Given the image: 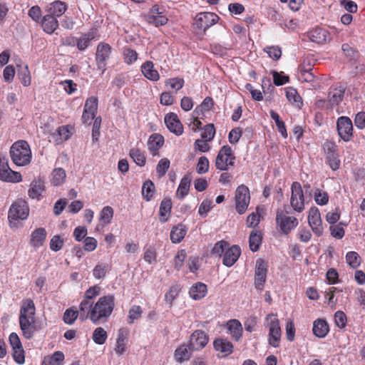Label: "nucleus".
Masks as SVG:
<instances>
[{"instance_id": "nucleus-1", "label": "nucleus", "mask_w": 365, "mask_h": 365, "mask_svg": "<svg viewBox=\"0 0 365 365\" xmlns=\"http://www.w3.org/2000/svg\"><path fill=\"white\" fill-rule=\"evenodd\" d=\"M35 304L33 300L26 299L23 301L19 313V326L23 335L26 339L33 337L36 331L35 324Z\"/></svg>"}, {"instance_id": "nucleus-2", "label": "nucleus", "mask_w": 365, "mask_h": 365, "mask_svg": "<svg viewBox=\"0 0 365 365\" xmlns=\"http://www.w3.org/2000/svg\"><path fill=\"white\" fill-rule=\"evenodd\" d=\"M114 307L113 295L100 297L91 309L90 319L95 324H98L101 321H106L111 315Z\"/></svg>"}, {"instance_id": "nucleus-3", "label": "nucleus", "mask_w": 365, "mask_h": 365, "mask_svg": "<svg viewBox=\"0 0 365 365\" xmlns=\"http://www.w3.org/2000/svg\"><path fill=\"white\" fill-rule=\"evenodd\" d=\"M10 156L17 166L29 165L31 160V151L28 143L25 140L14 143L10 148Z\"/></svg>"}, {"instance_id": "nucleus-4", "label": "nucleus", "mask_w": 365, "mask_h": 365, "mask_svg": "<svg viewBox=\"0 0 365 365\" xmlns=\"http://www.w3.org/2000/svg\"><path fill=\"white\" fill-rule=\"evenodd\" d=\"M219 16L212 12H202L196 15L194 19V28L197 34H204L207 29L215 24Z\"/></svg>"}, {"instance_id": "nucleus-5", "label": "nucleus", "mask_w": 365, "mask_h": 365, "mask_svg": "<svg viewBox=\"0 0 365 365\" xmlns=\"http://www.w3.org/2000/svg\"><path fill=\"white\" fill-rule=\"evenodd\" d=\"M235 157L229 145H223L216 157L215 166L220 170H227L229 166L234 165Z\"/></svg>"}, {"instance_id": "nucleus-6", "label": "nucleus", "mask_w": 365, "mask_h": 365, "mask_svg": "<svg viewBox=\"0 0 365 365\" xmlns=\"http://www.w3.org/2000/svg\"><path fill=\"white\" fill-rule=\"evenodd\" d=\"M29 215V207L28 203L24 200H17L14 202L9 210L8 217L10 222L16 220H25Z\"/></svg>"}, {"instance_id": "nucleus-7", "label": "nucleus", "mask_w": 365, "mask_h": 365, "mask_svg": "<svg viewBox=\"0 0 365 365\" xmlns=\"http://www.w3.org/2000/svg\"><path fill=\"white\" fill-rule=\"evenodd\" d=\"M290 204L292 208L299 212L304 209V196L299 182H294L291 187Z\"/></svg>"}, {"instance_id": "nucleus-8", "label": "nucleus", "mask_w": 365, "mask_h": 365, "mask_svg": "<svg viewBox=\"0 0 365 365\" xmlns=\"http://www.w3.org/2000/svg\"><path fill=\"white\" fill-rule=\"evenodd\" d=\"M250 191L247 186L240 185L235 192V203L237 212L243 214L250 204Z\"/></svg>"}, {"instance_id": "nucleus-9", "label": "nucleus", "mask_w": 365, "mask_h": 365, "mask_svg": "<svg viewBox=\"0 0 365 365\" xmlns=\"http://www.w3.org/2000/svg\"><path fill=\"white\" fill-rule=\"evenodd\" d=\"M336 128L340 138L345 142L349 141L353 136V125L351 119L341 116L337 119Z\"/></svg>"}, {"instance_id": "nucleus-10", "label": "nucleus", "mask_w": 365, "mask_h": 365, "mask_svg": "<svg viewBox=\"0 0 365 365\" xmlns=\"http://www.w3.org/2000/svg\"><path fill=\"white\" fill-rule=\"evenodd\" d=\"M269 321V341L270 345L274 347H277L281 337V329L279 325V320L277 315L269 314L267 317Z\"/></svg>"}, {"instance_id": "nucleus-11", "label": "nucleus", "mask_w": 365, "mask_h": 365, "mask_svg": "<svg viewBox=\"0 0 365 365\" xmlns=\"http://www.w3.org/2000/svg\"><path fill=\"white\" fill-rule=\"evenodd\" d=\"M276 220L282 232L285 234L289 233L298 225V220L296 217L288 216L282 212H277Z\"/></svg>"}, {"instance_id": "nucleus-12", "label": "nucleus", "mask_w": 365, "mask_h": 365, "mask_svg": "<svg viewBox=\"0 0 365 365\" xmlns=\"http://www.w3.org/2000/svg\"><path fill=\"white\" fill-rule=\"evenodd\" d=\"M308 222L312 231L317 235L320 236L323 233V227L322 225V219L319 211L317 207H314L309 210L308 215Z\"/></svg>"}, {"instance_id": "nucleus-13", "label": "nucleus", "mask_w": 365, "mask_h": 365, "mask_svg": "<svg viewBox=\"0 0 365 365\" xmlns=\"http://www.w3.org/2000/svg\"><path fill=\"white\" fill-rule=\"evenodd\" d=\"M207 342V335L201 330H196L191 334L189 344L191 349L195 351H199L203 349Z\"/></svg>"}, {"instance_id": "nucleus-14", "label": "nucleus", "mask_w": 365, "mask_h": 365, "mask_svg": "<svg viewBox=\"0 0 365 365\" xmlns=\"http://www.w3.org/2000/svg\"><path fill=\"white\" fill-rule=\"evenodd\" d=\"M165 123L168 130L177 135L183 133V127L178 119V115L174 113H170L165 117Z\"/></svg>"}, {"instance_id": "nucleus-15", "label": "nucleus", "mask_w": 365, "mask_h": 365, "mask_svg": "<svg viewBox=\"0 0 365 365\" xmlns=\"http://www.w3.org/2000/svg\"><path fill=\"white\" fill-rule=\"evenodd\" d=\"M110 49V46L107 43H101L98 44L96 54V59L99 69L104 70L105 63L109 58Z\"/></svg>"}, {"instance_id": "nucleus-16", "label": "nucleus", "mask_w": 365, "mask_h": 365, "mask_svg": "<svg viewBox=\"0 0 365 365\" xmlns=\"http://www.w3.org/2000/svg\"><path fill=\"white\" fill-rule=\"evenodd\" d=\"M308 37L312 42L325 43L330 41L329 32L324 29L317 27L308 33Z\"/></svg>"}, {"instance_id": "nucleus-17", "label": "nucleus", "mask_w": 365, "mask_h": 365, "mask_svg": "<svg viewBox=\"0 0 365 365\" xmlns=\"http://www.w3.org/2000/svg\"><path fill=\"white\" fill-rule=\"evenodd\" d=\"M66 10L67 6L66 3L61 1H54L48 4L45 9L47 14L56 18L61 16Z\"/></svg>"}, {"instance_id": "nucleus-18", "label": "nucleus", "mask_w": 365, "mask_h": 365, "mask_svg": "<svg viewBox=\"0 0 365 365\" xmlns=\"http://www.w3.org/2000/svg\"><path fill=\"white\" fill-rule=\"evenodd\" d=\"M240 249L237 245H233L225 253L222 263L226 267L232 266L238 259L240 255Z\"/></svg>"}, {"instance_id": "nucleus-19", "label": "nucleus", "mask_w": 365, "mask_h": 365, "mask_svg": "<svg viewBox=\"0 0 365 365\" xmlns=\"http://www.w3.org/2000/svg\"><path fill=\"white\" fill-rule=\"evenodd\" d=\"M43 30L48 34H53L58 27V21L56 17L51 15H45L41 21Z\"/></svg>"}, {"instance_id": "nucleus-20", "label": "nucleus", "mask_w": 365, "mask_h": 365, "mask_svg": "<svg viewBox=\"0 0 365 365\" xmlns=\"http://www.w3.org/2000/svg\"><path fill=\"white\" fill-rule=\"evenodd\" d=\"M216 351L222 354V356L230 355L233 351V345L231 342L223 339H217L213 342Z\"/></svg>"}, {"instance_id": "nucleus-21", "label": "nucleus", "mask_w": 365, "mask_h": 365, "mask_svg": "<svg viewBox=\"0 0 365 365\" xmlns=\"http://www.w3.org/2000/svg\"><path fill=\"white\" fill-rule=\"evenodd\" d=\"M45 190L44 182L41 180H34L28 190V195L31 199L40 200L43 192Z\"/></svg>"}, {"instance_id": "nucleus-22", "label": "nucleus", "mask_w": 365, "mask_h": 365, "mask_svg": "<svg viewBox=\"0 0 365 365\" xmlns=\"http://www.w3.org/2000/svg\"><path fill=\"white\" fill-rule=\"evenodd\" d=\"M163 136L158 133H154L151 135L148 139V147L149 150L155 155L158 150L163 146Z\"/></svg>"}, {"instance_id": "nucleus-23", "label": "nucleus", "mask_w": 365, "mask_h": 365, "mask_svg": "<svg viewBox=\"0 0 365 365\" xmlns=\"http://www.w3.org/2000/svg\"><path fill=\"white\" fill-rule=\"evenodd\" d=\"M141 71L148 79L156 81L160 78V75L152 61H146L141 66Z\"/></svg>"}, {"instance_id": "nucleus-24", "label": "nucleus", "mask_w": 365, "mask_h": 365, "mask_svg": "<svg viewBox=\"0 0 365 365\" xmlns=\"http://www.w3.org/2000/svg\"><path fill=\"white\" fill-rule=\"evenodd\" d=\"M96 29H91L88 33L84 34L77 40V48L80 51L85 50L88 46L91 40L96 37Z\"/></svg>"}, {"instance_id": "nucleus-25", "label": "nucleus", "mask_w": 365, "mask_h": 365, "mask_svg": "<svg viewBox=\"0 0 365 365\" xmlns=\"http://www.w3.org/2000/svg\"><path fill=\"white\" fill-rule=\"evenodd\" d=\"M227 327L232 338L238 341L242 336V333L241 323L237 319H231L227 323Z\"/></svg>"}, {"instance_id": "nucleus-26", "label": "nucleus", "mask_w": 365, "mask_h": 365, "mask_svg": "<svg viewBox=\"0 0 365 365\" xmlns=\"http://www.w3.org/2000/svg\"><path fill=\"white\" fill-rule=\"evenodd\" d=\"M206 293L207 286L202 282H197L192 285L189 291L190 297L195 300H198L203 298Z\"/></svg>"}, {"instance_id": "nucleus-27", "label": "nucleus", "mask_w": 365, "mask_h": 365, "mask_svg": "<svg viewBox=\"0 0 365 365\" xmlns=\"http://www.w3.org/2000/svg\"><path fill=\"white\" fill-rule=\"evenodd\" d=\"M46 237V232L44 228L35 230L31 237V244L34 247H39L43 245Z\"/></svg>"}, {"instance_id": "nucleus-28", "label": "nucleus", "mask_w": 365, "mask_h": 365, "mask_svg": "<svg viewBox=\"0 0 365 365\" xmlns=\"http://www.w3.org/2000/svg\"><path fill=\"white\" fill-rule=\"evenodd\" d=\"M192 351L195 350L191 349L190 344H182L175 350V357L176 360L179 362H182L183 361L189 360L190 358L191 357Z\"/></svg>"}, {"instance_id": "nucleus-29", "label": "nucleus", "mask_w": 365, "mask_h": 365, "mask_svg": "<svg viewBox=\"0 0 365 365\" xmlns=\"http://www.w3.org/2000/svg\"><path fill=\"white\" fill-rule=\"evenodd\" d=\"M345 88L340 86L329 92V106L332 108L338 105L343 99Z\"/></svg>"}, {"instance_id": "nucleus-30", "label": "nucleus", "mask_w": 365, "mask_h": 365, "mask_svg": "<svg viewBox=\"0 0 365 365\" xmlns=\"http://www.w3.org/2000/svg\"><path fill=\"white\" fill-rule=\"evenodd\" d=\"M312 329L317 337L323 338L329 331V326L325 320L319 319L314 321Z\"/></svg>"}, {"instance_id": "nucleus-31", "label": "nucleus", "mask_w": 365, "mask_h": 365, "mask_svg": "<svg viewBox=\"0 0 365 365\" xmlns=\"http://www.w3.org/2000/svg\"><path fill=\"white\" fill-rule=\"evenodd\" d=\"M93 303L91 302V300L83 297V299L79 306V311L78 312L81 320H84L88 318L90 319L91 309L93 307Z\"/></svg>"}, {"instance_id": "nucleus-32", "label": "nucleus", "mask_w": 365, "mask_h": 365, "mask_svg": "<svg viewBox=\"0 0 365 365\" xmlns=\"http://www.w3.org/2000/svg\"><path fill=\"white\" fill-rule=\"evenodd\" d=\"M187 230L183 225H178L170 232V240L173 243H179L185 237Z\"/></svg>"}, {"instance_id": "nucleus-33", "label": "nucleus", "mask_w": 365, "mask_h": 365, "mask_svg": "<svg viewBox=\"0 0 365 365\" xmlns=\"http://www.w3.org/2000/svg\"><path fill=\"white\" fill-rule=\"evenodd\" d=\"M0 180L12 182H18L21 180V175L18 172L13 171L11 168L0 170Z\"/></svg>"}, {"instance_id": "nucleus-34", "label": "nucleus", "mask_w": 365, "mask_h": 365, "mask_svg": "<svg viewBox=\"0 0 365 365\" xmlns=\"http://www.w3.org/2000/svg\"><path fill=\"white\" fill-rule=\"evenodd\" d=\"M190 182L191 178L188 175H185L182 178L176 192V196L179 199H182L187 195L190 186Z\"/></svg>"}, {"instance_id": "nucleus-35", "label": "nucleus", "mask_w": 365, "mask_h": 365, "mask_svg": "<svg viewBox=\"0 0 365 365\" xmlns=\"http://www.w3.org/2000/svg\"><path fill=\"white\" fill-rule=\"evenodd\" d=\"M286 97L291 103L297 108L302 106V99L295 88L292 87L287 88L286 89Z\"/></svg>"}, {"instance_id": "nucleus-36", "label": "nucleus", "mask_w": 365, "mask_h": 365, "mask_svg": "<svg viewBox=\"0 0 365 365\" xmlns=\"http://www.w3.org/2000/svg\"><path fill=\"white\" fill-rule=\"evenodd\" d=\"M172 208V202L169 199H163L160 205V220L162 222H165L168 220V215H170Z\"/></svg>"}, {"instance_id": "nucleus-37", "label": "nucleus", "mask_w": 365, "mask_h": 365, "mask_svg": "<svg viewBox=\"0 0 365 365\" xmlns=\"http://www.w3.org/2000/svg\"><path fill=\"white\" fill-rule=\"evenodd\" d=\"M262 235L260 232H252L249 239L250 248L252 252H257L262 243Z\"/></svg>"}, {"instance_id": "nucleus-38", "label": "nucleus", "mask_w": 365, "mask_h": 365, "mask_svg": "<svg viewBox=\"0 0 365 365\" xmlns=\"http://www.w3.org/2000/svg\"><path fill=\"white\" fill-rule=\"evenodd\" d=\"M64 355L61 351H56L51 356L45 357L42 365H61Z\"/></svg>"}, {"instance_id": "nucleus-39", "label": "nucleus", "mask_w": 365, "mask_h": 365, "mask_svg": "<svg viewBox=\"0 0 365 365\" xmlns=\"http://www.w3.org/2000/svg\"><path fill=\"white\" fill-rule=\"evenodd\" d=\"M66 177V171L63 168H55L52 172L51 183L55 186L60 185L64 182Z\"/></svg>"}, {"instance_id": "nucleus-40", "label": "nucleus", "mask_w": 365, "mask_h": 365, "mask_svg": "<svg viewBox=\"0 0 365 365\" xmlns=\"http://www.w3.org/2000/svg\"><path fill=\"white\" fill-rule=\"evenodd\" d=\"M155 192V185L151 180L145 181L142 187V195L144 199L149 201Z\"/></svg>"}, {"instance_id": "nucleus-41", "label": "nucleus", "mask_w": 365, "mask_h": 365, "mask_svg": "<svg viewBox=\"0 0 365 365\" xmlns=\"http://www.w3.org/2000/svg\"><path fill=\"white\" fill-rule=\"evenodd\" d=\"M346 260L348 264L353 269L357 268L361 264V257L356 252H349L346 255Z\"/></svg>"}, {"instance_id": "nucleus-42", "label": "nucleus", "mask_w": 365, "mask_h": 365, "mask_svg": "<svg viewBox=\"0 0 365 365\" xmlns=\"http://www.w3.org/2000/svg\"><path fill=\"white\" fill-rule=\"evenodd\" d=\"M129 154L130 158L138 165L142 167L145 164V157L138 148L131 149Z\"/></svg>"}, {"instance_id": "nucleus-43", "label": "nucleus", "mask_w": 365, "mask_h": 365, "mask_svg": "<svg viewBox=\"0 0 365 365\" xmlns=\"http://www.w3.org/2000/svg\"><path fill=\"white\" fill-rule=\"evenodd\" d=\"M107 339V333L102 327L96 328L93 334V339L98 344H103Z\"/></svg>"}, {"instance_id": "nucleus-44", "label": "nucleus", "mask_w": 365, "mask_h": 365, "mask_svg": "<svg viewBox=\"0 0 365 365\" xmlns=\"http://www.w3.org/2000/svg\"><path fill=\"white\" fill-rule=\"evenodd\" d=\"M143 259L149 264L157 262V252L155 247L149 246L145 248Z\"/></svg>"}, {"instance_id": "nucleus-45", "label": "nucleus", "mask_w": 365, "mask_h": 365, "mask_svg": "<svg viewBox=\"0 0 365 365\" xmlns=\"http://www.w3.org/2000/svg\"><path fill=\"white\" fill-rule=\"evenodd\" d=\"M215 134V129L214 127V125L212 123L206 125L203 129L202 132L201 133V137L203 140H205V141H211Z\"/></svg>"}, {"instance_id": "nucleus-46", "label": "nucleus", "mask_w": 365, "mask_h": 365, "mask_svg": "<svg viewBox=\"0 0 365 365\" xmlns=\"http://www.w3.org/2000/svg\"><path fill=\"white\" fill-rule=\"evenodd\" d=\"M18 76L23 86H29L31 84V78L28 66H26L18 72Z\"/></svg>"}, {"instance_id": "nucleus-47", "label": "nucleus", "mask_w": 365, "mask_h": 365, "mask_svg": "<svg viewBox=\"0 0 365 365\" xmlns=\"http://www.w3.org/2000/svg\"><path fill=\"white\" fill-rule=\"evenodd\" d=\"M108 264L105 263L98 264L93 270V277L97 279H103L106 277Z\"/></svg>"}, {"instance_id": "nucleus-48", "label": "nucleus", "mask_w": 365, "mask_h": 365, "mask_svg": "<svg viewBox=\"0 0 365 365\" xmlns=\"http://www.w3.org/2000/svg\"><path fill=\"white\" fill-rule=\"evenodd\" d=\"M143 313L142 308L138 305H133L128 312L129 324H133L135 320L141 317Z\"/></svg>"}, {"instance_id": "nucleus-49", "label": "nucleus", "mask_w": 365, "mask_h": 365, "mask_svg": "<svg viewBox=\"0 0 365 365\" xmlns=\"http://www.w3.org/2000/svg\"><path fill=\"white\" fill-rule=\"evenodd\" d=\"M98 108V98L95 96L88 98L85 103L84 110L91 113L96 114Z\"/></svg>"}, {"instance_id": "nucleus-50", "label": "nucleus", "mask_w": 365, "mask_h": 365, "mask_svg": "<svg viewBox=\"0 0 365 365\" xmlns=\"http://www.w3.org/2000/svg\"><path fill=\"white\" fill-rule=\"evenodd\" d=\"M209 160L207 157L202 156L199 158L198 163L196 166V170L199 174H204L209 170Z\"/></svg>"}, {"instance_id": "nucleus-51", "label": "nucleus", "mask_w": 365, "mask_h": 365, "mask_svg": "<svg viewBox=\"0 0 365 365\" xmlns=\"http://www.w3.org/2000/svg\"><path fill=\"white\" fill-rule=\"evenodd\" d=\"M113 215V210L110 206H106L103 208L101 212L100 220L103 222L104 224H108L110 222Z\"/></svg>"}, {"instance_id": "nucleus-52", "label": "nucleus", "mask_w": 365, "mask_h": 365, "mask_svg": "<svg viewBox=\"0 0 365 365\" xmlns=\"http://www.w3.org/2000/svg\"><path fill=\"white\" fill-rule=\"evenodd\" d=\"M124 61L128 64H131L137 60L138 53L130 48H125L123 50Z\"/></svg>"}, {"instance_id": "nucleus-53", "label": "nucleus", "mask_w": 365, "mask_h": 365, "mask_svg": "<svg viewBox=\"0 0 365 365\" xmlns=\"http://www.w3.org/2000/svg\"><path fill=\"white\" fill-rule=\"evenodd\" d=\"M326 159L332 170L335 171L339 168L341 161L337 153L326 156Z\"/></svg>"}, {"instance_id": "nucleus-54", "label": "nucleus", "mask_w": 365, "mask_h": 365, "mask_svg": "<svg viewBox=\"0 0 365 365\" xmlns=\"http://www.w3.org/2000/svg\"><path fill=\"white\" fill-rule=\"evenodd\" d=\"M78 315L79 314L78 312L71 309H68L64 312L63 321L66 324H72L76 321Z\"/></svg>"}, {"instance_id": "nucleus-55", "label": "nucleus", "mask_w": 365, "mask_h": 365, "mask_svg": "<svg viewBox=\"0 0 365 365\" xmlns=\"http://www.w3.org/2000/svg\"><path fill=\"white\" fill-rule=\"evenodd\" d=\"M54 135L58 136V138H56V140L58 143H59L68 140L69 138L70 133L66 127L61 126L56 130V132Z\"/></svg>"}, {"instance_id": "nucleus-56", "label": "nucleus", "mask_w": 365, "mask_h": 365, "mask_svg": "<svg viewBox=\"0 0 365 365\" xmlns=\"http://www.w3.org/2000/svg\"><path fill=\"white\" fill-rule=\"evenodd\" d=\"M170 167V160L167 158L161 159L156 168V171L159 176H163L165 175L167 170Z\"/></svg>"}, {"instance_id": "nucleus-57", "label": "nucleus", "mask_w": 365, "mask_h": 365, "mask_svg": "<svg viewBox=\"0 0 365 365\" xmlns=\"http://www.w3.org/2000/svg\"><path fill=\"white\" fill-rule=\"evenodd\" d=\"M267 264L262 259H258L256 261L255 275L267 274Z\"/></svg>"}, {"instance_id": "nucleus-58", "label": "nucleus", "mask_w": 365, "mask_h": 365, "mask_svg": "<svg viewBox=\"0 0 365 365\" xmlns=\"http://www.w3.org/2000/svg\"><path fill=\"white\" fill-rule=\"evenodd\" d=\"M13 349V357L14 361L19 364H23L25 361V356L23 346H19L18 348L12 349Z\"/></svg>"}, {"instance_id": "nucleus-59", "label": "nucleus", "mask_w": 365, "mask_h": 365, "mask_svg": "<svg viewBox=\"0 0 365 365\" xmlns=\"http://www.w3.org/2000/svg\"><path fill=\"white\" fill-rule=\"evenodd\" d=\"M148 21L155 24L156 26H163L167 24L168 19L165 16L150 15L148 16Z\"/></svg>"}, {"instance_id": "nucleus-60", "label": "nucleus", "mask_w": 365, "mask_h": 365, "mask_svg": "<svg viewBox=\"0 0 365 365\" xmlns=\"http://www.w3.org/2000/svg\"><path fill=\"white\" fill-rule=\"evenodd\" d=\"M186 258V252L184 250H181L178 252L174 259V267L176 269L179 270Z\"/></svg>"}, {"instance_id": "nucleus-61", "label": "nucleus", "mask_w": 365, "mask_h": 365, "mask_svg": "<svg viewBox=\"0 0 365 365\" xmlns=\"http://www.w3.org/2000/svg\"><path fill=\"white\" fill-rule=\"evenodd\" d=\"M264 51L274 60L279 59L282 55V51L278 46H268L264 48Z\"/></svg>"}, {"instance_id": "nucleus-62", "label": "nucleus", "mask_w": 365, "mask_h": 365, "mask_svg": "<svg viewBox=\"0 0 365 365\" xmlns=\"http://www.w3.org/2000/svg\"><path fill=\"white\" fill-rule=\"evenodd\" d=\"M274 83L277 86H282L289 81V76L282 75V73L272 71Z\"/></svg>"}, {"instance_id": "nucleus-63", "label": "nucleus", "mask_w": 365, "mask_h": 365, "mask_svg": "<svg viewBox=\"0 0 365 365\" xmlns=\"http://www.w3.org/2000/svg\"><path fill=\"white\" fill-rule=\"evenodd\" d=\"M334 319L336 326L344 328L346 325L347 319L346 314L341 311H337L334 314Z\"/></svg>"}, {"instance_id": "nucleus-64", "label": "nucleus", "mask_w": 365, "mask_h": 365, "mask_svg": "<svg viewBox=\"0 0 365 365\" xmlns=\"http://www.w3.org/2000/svg\"><path fill=\"white\" fill-rule=\"evenodd\" d=\"M242 135V129L240 128H235L230 130L228 135L229 142L231 144L237 143Z\"/></svg>"}]
</instances>
